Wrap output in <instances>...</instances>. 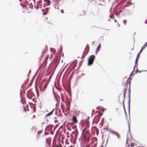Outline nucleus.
I'll use <instances>...</instances> for the list:
<instances>
[{
	"instance_id": "obj_60",
	"label": "nucleus",
	"mask_w": 147,
	"mask_h": 147,
	"mask_svg": "<svg viewBox=\"0 0 147 147\" xmlns=\"http://www.w3.org/2000/svg\"><path fill=\"white\" fill-rule=\"evenodd\" d=\"M72 127V129H73V127Z\"/></svg>"
},
{
	"instance_id": "obj_51",
	"label": "nucleus",
	"mask_w": 147,
	"mask_h": 147,
	"mask_svg": "<svg viewBox=\"0 0 147 147\" xmlns=\"http://www.w3.org/2000/svg\"><path fill=\"white\" fill-rule=\"evenodd\" d=\"M74 128H75L76 127V125H74Z\"/></svg>"
},
{
	"instance_id": "obj_1",
	"label": "nucleus",
	"mask_w": 147,
	"mask_h": 147,
	"mask_svg": "<svg viewBox=\"0 0 147 147\" xmlns=\"http://www.w3.org/2000/svg\"><path fill=\"white\" fill-rule=\"evenodd\" d=\"M95 58V56L94 55H91L89 57L88 63V66H90L93 64Z\"/></svg>"
},
{
	"instance_id": "obj_12",
	"label": "nucleus",
	"mask_w": 147,
	"mask_h": 147,
	"mask_svg": "<svg viewBox=\"0 0 147 147\" xmlns=\"http://www.w3.org/2000/svg\"><path fill=\"white\" fill-rule=\"evenodd\" d=\"M100 47V44H99L98 46L97 47V48L96 50V55L97 53L98 52V49H99Z\"/></svg>"
},
{
	"instance_id": "obj_48",
	"label": "nucleus",
	"mask_w": 147,
	"mask_h": 147,
	"mask_svg": "<svg viewBox=\"0 0 147 147\" xmlns=\"http://www.w3.org/2000/svg\"><path fill=\"white\" fill-rule=\"evenodd\" d=\"M114 22H116V20H114Z\"/></svg>"
},
{
	"instance_id": "obj_40",
	"label": "nucleus",
	"mask_w": 147,
	"mask_h": 147,
	"mask_svg": "<svg viewBox=\"0 0 147 147\" xmlns=\"http://www.w3.org/2000/svg\"><path fill=\"white\" fill-rule=\"evenodd\" d=\"M135 66H134V69H133V71L132 72L134 71V70H135Z\"/></svg>"
},
{
	"instance_id": "obj_64",
	"label": "nucleus",
	"mask_w": 147,
	"mask_h": 147,
	"mask_svg": "<svg viewBox=\"0 0 147 147\" xmlns=\"http://www.w3.org/2000/svg\"><path fill=\"white\" fill-rule=\"evenodd\" d=\"M67 134L68 133V132H67Z\"/></svg>"
},
{
	"instance_id": "obj_25",
	"label": "nucleus",
	"mask_w": 147,
	"mask_h": 147,
	"mask_svg": "<svg viewBox=\"0 0 147 147\" xmlns=\"http://www.w3.org/2000/svg\"><path fill=\"white\" fill-rule=\"evenodd\" d=\"M61 98L63 102L64 101V98L63 97H62V96H61Z\"/></svg>"
},
{
	"instance_id": "obj_49",
	"label": "nucleus",
	"mask_w": 147,
	"mask_h": 147,
	"mask_svg": "<svg viewBox=\"0 0 147 147\" xmlns=\"http://www.w3.org/2000/svg\"><path fill=\"white\" fill-rule=\"evenodd\" d=\"M62 109L63 112H64V111L63 109L62 108Z\"/></svg>"
},
{
	"instance_id": "obj_52",
	"label": "nucleus",
	"mask_w": 147,
	"mask_h": 147,
	"mask_svg": "<svg viewBox=\"0 0 147 147\" xmlns=\"http://www.w3.org/2000/svg\"><path fill=\"white\" fill-rule=\"evenodd\" d=\"M96 134L97 135H98V132H97Z\"/></svg>"
},
{
	"instance_id": "obj_45",
	"label": "nucleus",
	"mask_w": 147,
	"mask_h": 147,
	"mask_svg": "<svg viewBox=\"0 0 147 147\" xmlns=\"http://www.w3.org/2000/svg\"><path fill=\"white\" fill-rule=\"evenodd\" d=\"M132 72L131 74H130V76H131V75L132 74Z\"/></svg>"
},
{
	"instance_id": "obj_46",
	"label": "nucleus",
	"mask_w": 147,
	"mask_h": 147,
	"mask_svg": "<svg viewBox=\"0 0 147 147\" xmlns=\"http://www.w3.org/2000/svg\"><path fill=\"white\" fill-rule=\"evenodd\" d=\"M99 119H98V120H97V123H98V121H99Z\"/></svg>"
},
{
	"instance_id": "obj_5",
	"label": "nucleus",
	"mask_w": 147,
	"mask_h": 147,
	"mask_svg": "<svg viewBox=\"0 0 147 147\" xmlns=\"http://www.w3.org/2000/svg\"><path fill=\"white\" fill-rule=\"evenodd\" d=\"M27 95L28 98H31L33 96H34L33 92L31 90H29L28 92Z\"/></svg>"
},
{
	"instance_id": "obj_39",
	"label": "nucleus",
	"mask_w": 147,
	"mask_h": 147,
	"mask_svg": "<svg viewBox=\"0 0 147 147\" xmlns=\"http://www.w3.org/2000/svg\"><path fill=\"white\" fill-rule=\"evenodd\" d=\"M138 71V69H137L136 70V71H135V73H137V72Z\"/></svg>"
},
{
	"instance_id": "obj_59",
	"label": "nucleus",
	"mask_w": 147,
	"mask_h": 147,
	"mask_svg": "<svg viewBox=\"0 0 147 147\" xmlns=\"http://www.w3.org/2000/svg\"><path fill=\"white\" fill-rule=\"evenodd\" d=\"M65 104H66V102H65Z\"/></svg>"
},
{
	"instance_id": "obj_47",
	"label": "nucleus",
	"mask_w": 147,
	"mask_h": 147,
	"mask_svg": "<svg viewBox=\"0 0 147 147\" xmlns=\"http://www.w3.org/2000/svg\"><path fill=\"white\" fill-rule=\"evenodd\" d=\"M138 71L139 72V73H140L142 71Z\"/></svg>"
},
{
	"instance_id": "obj_55",
	"label": "nucleus",
	"mask_w": 147,
	"mask_h": 147,
	"mask_svg": "<svg viewBox=\"0 0 147 147\" xmlns=\"http://www.w3.org/2000/svg\"><path fill=\"white\" fill-rule=\"evenodd\" d=\"M63 79H62V81H63Z\"/></svg>"
},
{
	"instance_id": "obj_27",
	"label": "nucleus",
	"mask_w": 147,
	"mask_h": 147,
	"mask_svg": "<svg viewBox=\"0 0 147 147\" xmlns=\"http://www.w3.org/2000/svg\"><path fill=\"white\" fill-rule=\"evenodd\" d=\"M138 58H136V60H135V64L136 65L137 64V61H138Z\"/></svg>"
},
{
	"instance_id": "obj_63",
	"label": "nucleus",
	"mask_w": 147,
	"mask_h": 147,
	"mask_svg": "<svg viewBox=\"0 0 147 147\" xmlns=\"http://www.w3.org/2000/svg\"><path fill=\"white\" fill-rule=\"evenodd\" d=\"M64 69V68H63V70Z\"/></svg>"
},
{
	"instance_id": "obj_36",
	"label": "nucleus",
	"mask_w": 147,
	"mask_h": 147,
	"mask_svg": "<svg viewBox=\"0 0 147 147\" xmlns=\"http://www.w3.org/2000/svg\"><path fill=\"white\" fill-rule=\"evenodd\" d=\"M68 125H71L70 124H67L66 125V126H67V128H68Z\"/></svg>"
},
{
	"instance_id": "obj_32",
	"label": "nucleus",
	"mask_w": 147,
	"mask_h": 147,
	"mask_svg": "<svg viewBox=\"0 0 147 147\" xmlns=\"http://www.w3.org/2000/svg\"><path fill=\"white\" fill-rule=\"evenodd\" d=\"M134 143H131V147H133V146L134 145Z\"/></svg>"
},
{
	"instance_id": "obj_16",
	"label": "nucleus",
	"mask_w": 147,
	"mask_h": 147,
	"mask_svg": "<svg viewBox=\"0 0 147 147\" xmlns=\"http://www.w3.org/2000/svg\"><path fill=\"white\" fill-rule=\"evenodd\" d=\"M142 49H141L139 52L138 54L137 55L136 58L138 59L139 58L140 56V54L142 52Z\"/></svg>"
},
{
	"instance_id": "obj_20",
	"label": "nucleus",
	"mask_w": 147,
	"mask_h": 147,
	"mask_svg": "<svg viewBox=\"0 0 147 147\" xmlns=\"http://www.w3.org/2000/svg\"><path fill=\"white\" fill-rule=\"evenodd\" d=\"M53 126V125H51L50 124L49 125H48V127L49 128H50V129H52L51 128H52Z\"/></svg>"
},
{
	"instance_id": "obj_24",
	"label": "nucleus",
	"mask_w": 147,
	"mask_h": 147,
	"mask_svg": "<svg viewBox=\"0 0 147 147\" xmlns=\"http://www.w3.org/2000/svg\"><path fill=\"white\" fill-rule=\"evenodd\" d=\"M121 8V7H119V8L118 9H120ZM117 10L119 12V13H121V10Z\"/></svg>"
},
{
	"instance_id": "obj_11",
	"label": "nucleus",
	"mask_w": 147,
	"mask_h": 147,
	"mask_svg": "<svg viewBox=\"0 0 147 147\" xmlns=\"http://www.w3.org/2000/svg\"><path fill=\"white\" fill-rule=\"evenodd\" d=\"M54 109H53V110L50 112L49 113H48L45 116V117H47L48 116H49L51 115H52V114L53 113V112L54 111Z\"/></svg>"
},
{
	"instance_id": "obj_35",
	"label": "nucleus",
	"mask_w": 147,
	"mask_h": 147,
	"mask_svg": "<svg viewBox=\"0 0 147 147\" xmlns=\"http://www.w3.org/2000/svg\"><path fill=\"white\" fill-rule=\"evenodd\" d=\"M128 127H129V131L130 130V127H129V124H128Z\"/></svg>"
},
{
	"instance_id": "obj_22",
	"label": "nucleus",
	"mask_w": 147,
	"mask_h": 147,
	"mask_svg": "<svg viewBox=\"0 0 147 147\" xmlns=\"http://www.w3.org/2000/svg\"><path fill=\"white\" fill-rule=\"evenodd\" d=\"M59 8H58L59 10L61 11V12L62 13H64V10H63V9H61V10H60V9H59Z\"/></svg>"
},
{
	"instance_id": "obj_8",
	"label": "nucleus",
	"mask_w": 147,
	"mask_h": 147,
	"mask_svg": "<svg viewBox=\"0 0 147 147\" xmlns=\"http://www.w3.org/2000/svg\"><path fill=\"white\" fill-rule=\"evenodd\" d=\"M128 109L129 114L130 112V94H128Z\"/></svg>"
},
{
	"instance_id": "obj_43",
	"label": "nucleus",
	"mask_w": 147,
	"mask_h": 147,
	"mask_svg": "<svg viewBox=\"0 0 147 147\" xmlns=\"http://www.w3.org/2000/svg\"><path fill=\"white\" fill-rule=\"evenodd\" d=\"M96 109L98 110H100V109L98 108V107H97L96 108Z\"/></svg>"
},
{
	"instance_id": "obj_4",
	"label": "nucleus",
	"mask_w": 147,
	"mask_h": 147,
	"mask_svg": "<svg viewBox=\"0 0 147 147\" xmlns=\"http://www.w3.org/2000/svg\"><path fill=\"white\" fill-rule=\"evenodd\" d=\"M42 3V0H39L38 1L37 5H35L34 7H36V9H41Z\"/></svg>"
},
{
	"instance_id": "obj_44",
	"label": "nucleus",
	"mask_w": 147,
	"mask_h": 147,
	"mask_svg": "<svg viewBox=\"0 0 147 147\" xmlns=\"http://www.w3.org/2000/svg\"><path fill=\"white\" fill-rule=\"evenodd\" d=\"M94 42H92V45H93L94 44Z\"/></svg>"
},
{
	"instance_id": "obj_42",
	"label": "nucleus",
	"mask_w": 147,
	"mask_h": 147,
	"mask_svg": "<svg viewBox=\"0 0 147 147\" xmlns=\"http://www.w3.org/2000/svg\"><path fill=\"white\" fill-rule=\"evenodd\" d=\"M35 117V116L34 115H33V118H34Z\"/></svg>"
},
{
	"instance_id": "obj_37",
	"label": "nucleus",
	"mask_w": 147,
	"mask_h": 147,
	"mask_svg": "<svg viewBox=\"0 0 147 147\" xmlns=\"http://www.w3.org/2000/svg\"><path fill=\"white\" fill-rule=\"evenodd\" d=\"M124 112H125V114L126 115V112L125 111V109H124Z\"/></svg>"
},
{
	"instance_id": "obj_21",
	"label": "nucleus",
	"mask_w": 147,
	"mask_h": 147,
	"mask_svg": "<svg viewBox=\"0 0 147 147\" xmlns=\"http://www.w3.org/2000/svg\"><path fill=\"white\" fill-rule=\"evenodd\" d=\"M43 2H42V3L41 8V9H42V10L44 9V7H43Z\"/></svg>"
},
{
	"instance_id": "obj_31",
	"label": "nucleus",
	"mask_w": 147,
	"mask_h": 147,
	"mask_svg": "<svg viewBox=\"0 0 147 147\" xmlns=\"http://www.w3.org/2000/svg\"><path fill=\"white\" fill-rule=\"evenodd\" d=\"M99 115L100 116H101L102 115V113L99 112Z\"/></svg>"
},
{
	"instance_id": "obj_13",
	"label": "nucleus",
	"mask_w": 147,
	"mask_h": 147,
	"mask_svg": "<svg viewBox=\"0 0 147 147\" xmlns=\"http://www.w3.org/2000/svg\"><path fill=\"white\" fill-rule=\"evenodd\" d=\"M126 88H125L124 90V92L123 93V97L124 98V100L125 98V94L126 93Z\"/></svg>"
},
{
	"instance_id": "obj_56",
	"label": "nucleus",
	"mask_w": 147,
	"mask_h": 147,
	"mask_svg": "<svg viewBox=\"0 0 147 147\" xmlns=\"http://www.w3.org/2000/svg\"><path fill=\"white\" fill-rule=\"evenodd\" d=\"M92 112H94V111L93 110L92 111Z\"/></svg>"
},
{
	"instance_id": "obj_50",
	"label": "nucleus",
	"mask_w": 147,
	"mask_h": 147,
	"mask_svg": "<svg viewBox=\"0 0 147 147\" xmlns=\"http://www.w3.org/2000/svg\"><path fill=\"white\" fill-rule=\"evenodd\" d=\"M143 71H147V70Z\"/></svg>"
},
{
	"instance_id": "obj_30",
	"label": "nucleus",
	"mask_w": 147,
	"mask_h": 147,
	"mask_svg": "<svg viewBox=\"0 0 147 147\" xmlns=\"http://www.w3.org/2000/svg\"><path fill=\"white\" fill-rule=\"evenodd\" d=\"M104 129H107V130H108L109 131V130H111L110 129H109L108 128V127H105V128H104Z\"/></svg>"
},
{
	"instance_id": "obj_57",
	"label": "nucleus",
	"mask_w": 147,
	"mask_h": 147,
	"mask_svg": "<svg viewBox=\"0 0 147 147\" xmlns=\"http://www.w3.org/2000/svg\"><path fill=\"white\" fill-rule=\"evenodd\" d=\"M89 117H88V119H89Z\"/></svg>"
},
{
	"instance_id": "obj_62",
	"label": "nucleus",
	"mask_w": 147,
	"mask_h": 147,
	"mask_svg": "<svg viewBox=\"0 0 147 147\" xmlns=\"http://www.w3.org/2000/svg\"><path fill=\"white\" fill-rule=\"evenodd\" d=\"M72 127V129H73V127Z\"/></svg>"
},
{
	"instance_id": "obj_6",
	"label": "nucleus",
	"mask_w": 147,
	"mask_h": 147,
	"mask_svg": "<svg viewBox=\"0 0 147 147\" xmlns=\"http://www.w3.org/2000/svg\"><path fill=\"white\" fill-rule=\"evenodd\" d=\"M25 1L28 5L32 6H33V4H35V0H25Z\"/></svg>"
},
{
	"instance_id": "obj_41",
	"label": "nucleus",
	"mask_w": 147,
	"mask_h": 147,
	"mask_svg": "<svg viewBox=\"0 0 147 147\" xmlns=\"http://www.w3.org/2000/svg\"><path fill=\"white\" fill-rule=\"evenodd\" d=\"M110 18H113V16H111V15H110Z\"/></svg>"
},
{
	"instance_id": "obj_38",
	"label": "nucleus",
	"mask_w": 147,
	"mask_h": 147,
	"mask_svg": "<svg viewBox=\"0 0 147 147\" xmlns=\"http://www.w3.org/2000/svg\"><path fill=\"white\" fill-rule=\"evenodd\" d=\"M100 124L101 125V126H102L103 125V123L102 122V123L101 122L100 123Z\"/></svg>"
},
{
	"instance_id": "obj_3",
	"label": "nucleus",
	"mask_w": 147,
	"mask_h": 147,
	"mask_svg": "<svg viewBox=\"0 0 147 147\" xmlns=\"http://www.w3.org/2000/svg\"><path fill=\"white\" fill-rule=\"evenodd\" d=\"M64 135H62V141L61 142H59L58 143V144H57L56 146H55V147H62V146H63V142H64Z\"/></svg>"
},
{
	"instance_id": "obj_15",
	"label": "nucleus",
	"mask_w": 147,
	"mask_h": 147,
	"mask_svg": "<svg viewBox=\"0 0 147 147\" xmlns=\"http://www.w3.org/2000/svg\"><path fill=\"white\" fill-rule=\"evenodd\" d=\"M147 46V42L144 44V46L142 47L141 49L142 50L145 48Z\"/></svg>"
},
{
	"instance_id": "obj_10",
	"label": "nucleus",
	"mask_w": 147,
	"mask_h": 147,
	"mask_svg": "<svg viewBox=\"0 0 147 147\" xmlns=\"http://www.w3.org/2000/svg\"><path fill=\"white\" fill-rule=\"evenodd\" d=\"M109 131L111 132V133L112 134H116L117 136V138H118V139H119V135L117 134V133L115 132H114V131H113V130H109Z\"/></svg>"
},
{
	"instance_id": "obj_28",
	"label": "nucleus",
	"mask_w": 147,
	"mask_h": 147,
	"mask_svg": "<svg viewBox=\"0 0 147 147\" xmlns=\"http://www.w3.org/2000/svg\"><path fill=\"white\" fill-rule=\"evenodd\" d=\"M126 20H123V23L125 24V25L126 23Z\"/></svg>"
},
{
	"instance_id": "obj_2",
	"label": "nucleus",
	"mask_w": 147,
	"mask_h": 147,
	"mask_svg": "<svg viewBox=\"0 0 147 147\" xmlns=\"http://www.w3.org/2000/svg\"><path fill=\"white\" fill-rule=\"evenodd\" d=\"M52 54L51 53L49 55L48 54L46 56L43 63V65L45 67H46L47 65V61L48 57H49L50 59H51L52 58Z\"/></svg>"
},
{
	"instance_id": "obj_33",
	"label": "nucleus",
	"mask_w": 147,
	"mask_h": 147,
	"mask_svg": "<svg viewBox=\"0 0 147 147\" xmlns=\"http://www.w3.org/2000/svg\"><path fill=\"white\" fill-rule=\"evenodd\" d=\"M147 20H146L145 21V24H147Z\"/></svg>"
},
{
	"instance_id": "obj_19",
	"label": "nucleus",
	"mask_w": 147,
	"mask_h": 147,
	"mask_svg": "<svg viewBox=\"0 0 147 147\" xmlns=\"http://www.w3.org/2000/svg\"><path fill=\"white\" fill-rule=\"evenodd\" d=\"M65 90H66L68 92H69L70 96V97H71V93L70 92H69V91H68L66 89V87H65Z\"/></svg>"
},
{
	"instance_id": "obj_26",
	"label": "nucleus",
	"mask_w": 147,
	"mask_h": 147,
	"mask_svg": "<svg viewBox=\"0 0 147 147\" xmlns=\"http://www.w3.org/2000/svg\"><path fill=\"white\" fill-rule=\"evenodd\" d=\"M128 94H130V87H129V88L128 89Z\"/></svg>"
},
{
	"instance_id": "obj_53",
	"label": "nucleus",
	"mask_w": 147,
	"mask_h": 147,
	"mask_svg": "<svg viewBox=\"0 0 147 147\" xmlns=\"http://www.w3.org/2000/svg\"><path fill=\"white\" fill-rule=\"evenodd\" d=\"M118 25L119 26V24H118Z\"/></svg>"
},
{
	"instance_id": "obj_9",
	"label": "nucleus",
	"mask_w": 147,
	"mask_h": 147,
	"mask_svg": "<svg viewBox=\"0 0 147 147\" xmlns=\"http://www.w3.org/2000/svg\"><path fill=\"white\" fill-rule=\"evenodd\" d=\"M72 134L74 135L75 138L76 139L78 134V132L77 131V129H76L75 131L73 132Z\"/></svg>"
},
{
	"instance_id": "obj_17",
	"label": "nucleus",
	"mask_w": 147,
	"mask_h": 147,
	"mask_svg": "<svg viewBox=\"0 0 147 147\" xmlns=\"http://www.w3.org/2000/svg\"><path fill=\"white\" fill-rule=\"evenodd\" d=\"M86 13V11L85 10H83L82 11V15L84 16L85 15Z\"/></svg>"
},
{
	"instance_id": "obj_54",
	"label": "nucleus",
	"mask_w": 147,
	"mask_h": 147,
	"mask_svg": "<svg viewBox=\"0 0 147 147\" xmlns=\"http://www.w3.org/2000/svg\"><path fill=\"white\" fill-rule=\"evenodd\" d=\"M63 86L64 87V84H63Z\"/></svg>"
},
{
	"instance_id": "obj_7",
	"label": "nucleus",
	"mask_w": 147,
	"mask_h": 147,
	"mask_svg": "<svg viewBox=\"0 0 147 147\" xmlns=\"http://www.w3.org/2000/svg\"><path fill=\"white\" fill-rule=\"evenodd\" d=\"M51 3V2L49 0H44L43 1V7H45L46 6L49 5Z\"/></svg>"
},
{
	"instance_id": "obj_18",
	"label": "nucleus",
	"mask_w": 147,
	"mask_h": 147,
	"mask_svg": "<svg viewBox=\"0 0 147 147\" xmlns=\"http://www.w3.org/2000/svg\"><path fill=\"white\" fill-rule=\"evenodd\" d=\"M119 12L117 10L116 12L115 13V14L117 16L119 14Z\"/></svg>"
},
{
	"instance_id": "obj_23",
	"label": "nucleus",
	"mask_w": 147,
	"mask_h": 147,
	"mask_svg": "<svg viewBox=\"0 0 147 147\" xmlns=\"http://www.w3.org/2000/svg\"><path fill=\"white\" fill-rule=\"evenodd\" d=\"M124 100L123 99V108L124 109H125V106H124Z\"/></svg>"
},
{
	"instance_id": "obj_14",
	"label": "nucleus",
	"mask_w": 147,
	"mask_h": 147,
	"mask_svg": "<svg viewBox=\"0 0 147 147\" xmlns=\"http://www.w3.org/2000/svg\"><path fill=\"white\" fill-rule=\"evenodd\" d=\"M73 121L75 123H76L77 122V121L76 116H74L73 117Z\"/></svg>"
},
{
	"instance_id": "obj_29",
	"label": "nucleus",
	"mask_w": 147,
	"mask_h": 147,
	"mask_svg": "<svg viewBox=\"0 0 147 147\" xmlns=\"http://www.w3.org/2000/svg\"><path fill=\"white\" fill-rule=\"evenodd\" d=\"M66 105L67 106V110H68L69 111V106L68 105Z\"/></svg>"
},
{
	"instance_id": "obj_58",
	"label": "nucleus",
	"mask_w": 147,
	"mask_h": 147,
	"mask_svg": "<svg viewBox=\"0 0 147 147\" xmlns=\"http://www.w3.org/2000/svg\"><path fill=\"white\" fill-rule=\"evenodd\" d=\"M108 21H110V20H108Z\"/></svg>"
},
{
	"instance_id": "obj_61",
	"label": "nucleus",
	"mask_w": 147,
	"mask_h": 147,
	"mask_svg": "<svg viewBox=\"0 0 147 147\" xmlns=\"http://www.w3.org/2000/svg\"><path fill=\"white\" fill-rule=\"evenodd\" d=\"M72 127V129H73V127Z\"/></svg>"
},
{
	"instance_id": "obj_34",
	"label": "nucleus",
	"mask_w": 147,
	"mask_h": 147,
	"mask_svg": "<svg viewBox=\"0 0 147 147\" xmlns=\"http://www.w3.org/2000/svg\"><path fill=\"white\" fill-rule=\"evenodd\" d=\"M104 118H103L102 119V120H101V122H102L103 123V121H104Z\"/></svg>"
}]
</instances>
